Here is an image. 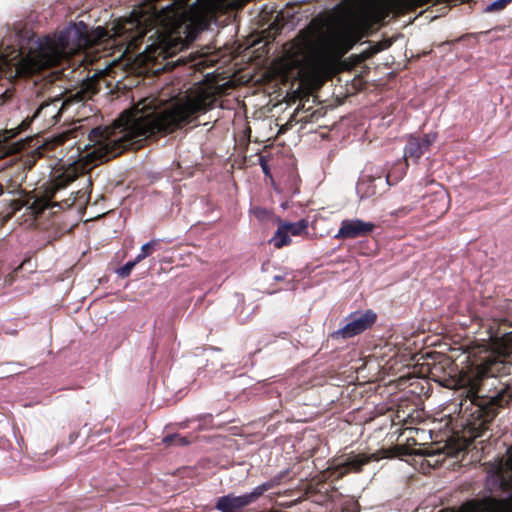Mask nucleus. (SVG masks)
<instances>
[{"mask_svg": "<svg viewBox=\"0 0 512 512\" xmlns=\"http://www.w3.org/2000/svg\"><path fill=\"white\" fill-rule=\"evenodd\" d=\"M345 325L332 333L334 339H347L354 337L368 328L376 321V313L372 310L355 311L345 318Z\"/></svg>", "mask_w": 512, "mask_h": 512, "instance_id": "0eeeda50", "label": "nucleus"}, {"mask_svg": "<svg viewBox=\"0 0 512 512\" xmlns=\"http://www.w3.org/2000/svg\"><path fill=\"white\" fill-rule=\"evenodd\" d=\"M175 442H174V445L176 446H185L187 445L189 442L186 438L180 436V435H177L175 434Z\"/></svg>", "mask_w": 512, "mask_h": 512, "instance_id": "5701e85b", "label": "nucleus"}, {"mask_svg": "<svg viewBox=\"0 0 512 512\" xmlns=\"http://www.w3.org/2000/svg\"><path fill=\"white\" fill-rule=\"evenodd\" d=\"M483 356L475 362L478 366L479 373L494 374L493 365H495L500 357H506L512 354V331L505 333L500 338H493L488 344V349L483 350Z\"/></svg>", "mask_w": 512, "mask_h": 512, "instance_id": "39448f33", "label": "nucleus"}, {"mask_svg": "<svg viewBox=\"0 0 512 512\" xmlns=\"http://www.w3.org/2000/svg\"><path fill=\"white\" fill-rule=\"evenodd\" d=\"M1 151H2V155H3L4 153H6V151H5V147H4V145H3V144H2ZM7 153H9V151H7Z\"/></svg>", "mask_w": 512, "mask_h": 512, "instance_id": "a878e982", "label": "nucleus"}, {"mask_svg": "<svg viewBox=\"0 0 512 512\" xmlns=\"http://www.w3.org/2000/svg\"><path fill=\"white\" fill-rule=\"evenodd\" d=\"M8 195L11 197L2 199V203L7 206V217L19 210L23 205H27L34 213L42 212L49 205V201L46 198H29L23 200L20 196H16L14 191H8Z\"/></svg>", "mask_w": 512, "mask_h": 512, "instance_id": "1a4fd4ad", "label": "nucleus"}, {"mask_svg": "<svg viewBox=\"0 0 512 512\" xmlns=\"http://www.w3.org/2000/svg\"><path fill=\"white\" fill-rule=\"evenodd\" d=\"M373 455H353L347 457L345 460L341 462H337L329 467V469L333 470L338 475H343L349 471H358L360 468L366 464Z\"/></svg>", "mask_w": 512, "mask_h": 512, "instance_id": "9b49d317", "label": "nucleus"}, {"mask_svg": "<svg viewBox=\"0 0 512 512\" xmlns=\"http://www.w3.org/2000/svg\"><path fill=\"white\" fill-rule=\"evenodd\" d=\"M137 263L138 262H135V259L133 261L127 262L123 267H121L117 271V274L122 278L128 277L130 275L131 270Z\"/></svg>", "mask_w": 512, "mask_h": 512, "instance_id": "a211bd4d", "label": "nucleus"}, {"mask_svg": "<svg viewBox=\"0 0 512 512\" xmlns=\"http://www.w3.org/2000/svg\"><path fill=\"white\" fill-rule=\"evenodd\" d=\"M336 47L333 33L309 27L284 46L283 56L275 61L274 69L282 76L295 72L298 78L319 87L337 71Z\"/></svg>", "mask_w": 512, "mask_h": 512, "instance_id": "7ed1b4c3", "label": "nucleus"}, {"mask_svg": "<svg viewBox=\"0 0 512 512\" xmlns=\"http://www.w3.org/2000/svg\"><path fill=\"white\" fill-rule=\"evenodd\" d=\"M110 64L106 61L94 69L93 74L87 78L81 88L74 94L64 97H54L49 102H43L33 114L32 120L43 128L54 126L59 119L71 110L90 99L97 92L96 81L108 71Z\"/></svg>", "mask_w": 512, "mask_h": 512, "instance_id": "20e7f679", "label": "nucleus"}, {"mask_svg": "<svg viewBox=\"0 0 512 512\" xmlns=\"http://www.w3.org/2000/svg\"><path fill=\"white\" fill-rule=\"evenodd\" d=\"M263 171L267 173V166L265 164L262 165Z\"/></svg>", "mask_w": 512, "mask_h": 512, "instance_id": "cd10ccee", "label": "nucleus"}, {"mask_svg": "<svg viewBox=\"0 0 512 512\" xmlns=\"http://www.w3.org/2000/svg\"><path fill=\"white\" fill-rule=\"evenodd\" d=\"M433 195V203L432 209L437 216L444 215L449 207H450V195L446 191V189L439 185L435 184L432 191Z\"/></svg>", "mask_w": 512, "mask_h": 512, "instance_id": "f8f14e48", "label": "nucleus"}, {"mask_svg": "<svg viewBox=\"0 0 512 512\" xmlns=\"http://www.w3.org/2000/svg\"><path fill=\"white\" fill-rule=\"evenodd\" d=\"M6 93H7V91H5V92H2V94H1V97H2V101H3V100H4V98L6 97Z\"/></svg>", "mask_w": 512, "mask_h": 512, "instance_id": "bb28decb", "label": "nucleus"}, {"mask_svg": "<svg viewBox=\"0 0 512 512\" xmlns=\"http://www.w3.org/2000/svg\"><path fill=\"white\" fill-rule=\"evenodd\" d=\"M373 230L374 224L371 222H365L358 218L343 220L335 238H355L369 234Z\"/></svg>", "mask_w": 512, "mask_h": 512, "instance_id": "9d476101", "label": "nucleus"}, {"mask_svg": "<svg viewBox=\"0 0 512 512\" xmlns=\"http://www.w3.org/2000/svg\"><path fill=\"white\" fill-rule=\"evenodd\" d=\"M437 139V133L432 132L428 133L424 136L422 140H420V143L422 147L426 149V151L429 149V147L436 141Z\"/></svg>", "mask_w": 512, "mask_h": 512, "instance_id": "6ab92c4d", "label": "nucleus"}, {"mask_svg": "<svg viewBox=\"0 0 512 512\" xmlns=\"http://www.w3.org/2000/svg\"><path fill=\"white\" fill-rule=\"evenodd\" d=\"M277 484V481L269 480L256 487L249 493L243 495L228 494L217 500L216 508L221 512H236L245 506L255 502L264 492Z\"/></svg>", "mask_w": 512, "mask_h": 512, "instance_id": "423d86ee", "label": "nucleus"}, {"mask_svg": "<svg viewBox=\"0 0 512 512\" xmlns=\"http://www.w3.org/2000/svg\"><path fill=\"white\" fill-rule=\"evenodd\" d=\"M286 224L287 230L289 231L290 236H298L305 232L308 227V222L304 219H301L297 222H284Z\"/></svg>", "mask_w": 512, "mask_h": 512, "instance_id": "dca6fc26", "label": "nucleus"}, {"mask_svg": "<svg viewBox=\"0 0 512 512\" xmlns=\"http://www.w3.org/2000/svg\"><path fill=\"white\" fill-rule=\"evenodd\" d=\"M425 152L426 149L422 147L418 138L414 136L408 138V142L404 148V157L406 160L408 157H411L417 162Z\"/></svg>", "mask_w": 512, "mask_h": 512, "instance_id": "4468645a", "label": "nucleus"}, {"mask_svg": "<svg viewBox=\"0 0 512 512\" xmlns=\"http://www.w3.org/2000/svg\"><path fill=\"white\" fill-rule=\"evenodd\" d=\"M18 130H19V127L17 128V131H18ZM16 133H17V132H14V131H13V129H11V130H5V131H3V130H2V141H3V140H6V139H8V138L13 137Z\"/></svg>", "mask_w": 512, "mask_h": 512, "instance_id": "b1692460", "label": "nucleus"}, {"mask_svg": "<svg viewBox=\"0 0 512 512\" xmlns=\"http://www.w3.org/2000/svg\"><path fill=\"white\" fill-rule=\"evenodd\" d=\"M270 243L276 248H281L291 243V236L284 222L279 221L278 228L274 236L270 239Z\"/></svg>", "mask_w": 512, "mask_h": 512, "instance_id": "2eb2a0df", "label": "nucleus"}, {"mask_svg": "<svg viewBox=\"0 0 512 512\" xmlns=\"http://www.w3.org/2000/svg\"><path fill=\"white\" fill-rule=\"evenodd\" d=\"M237 0H174L157 10L145 6L131 18L113 25L110 30L98 26L89 35L83 23L71 25L58 35L32 41L26 54L18 50L2 51V76L14 79L51 68L93 42L123 37L127 49L145 43L143 62L167 58L187 47L198 32L207 28L216 10L233 7Z\"/></svg>", "mask_w": 512, "mask_h": 512, "instance_id": "f257e3e1", "label": "nucleus"}, {"mask_svg": "<svg viewBox=\"0 0 512 512\" xmlns=\"http://www.w3.org/2000/svg\"><path fill=\"white\" fill-rule=\"evenodd\" d=\"M487 480L491 486L498 485L500 488L512 483V447L505 460H497L490 466Z\"/></svg>", "mask_w": 512, "mask_h": 512, "instance_id": "6e6552de", "label": "nucleus"}, {"mask_svg": "<svg viewBox=\"0 0 512 512\" xmlns=\"http://www.w3.org/2000/svg\"><path fill=\"white\" fill-rule=\"evenodd\" d=\"M511 0H495L487 6L486 11H495L503 9Z\"/></svg>", "mask_w": 512, "mask_h": 512, "instance_id": "412c9836", "label": "nucleus"}, {"mask_svg": "<svg viewBox=\"0 0 512 512\" xmlns=\"http://www.w3.org/2000/svg\"><path fill=\"white\" fill-rule=\"evenodd\" d=\"M485 436V427L483 422H481L478 426H473L470 429V437L475 439L479 437Z\"/></svg>", "mask_w": 512, "mask_h": 512, "instance_id": "aec40b11", "label": "nucleus"}, {"mask_svg": "<svg viewBox=\"0 0 512 512\" xmlns=\"http://www.w3.org/2000/svg\"><path fill=\"white\" fill-rule=\"evenodd\" d=\"M218 90L213 83L204 81L195 83L169 100L166 95L142 99L130 111L123 113L113 126L92 129L83 150L80 146L71 148L61 159L63 165H67L63 180L71 182L78 174L90 170L97 161L115 157L156 132L172 131L192 121L212 107Z\"/></svg>", "mask_w": 512, "mask_h": 512, "instance_id": "f03ea898", "label": "nucleus"}, {"mask_svg": "<svg viewBox=\"0 0 512 512\" xmlns=\"http://www.w3.org/2000/svg\"><path fill=\"white\" fill-rule=\"evenodd\" d=\"M157 244V240H151L145 244L142 245L140 252L135 258V262H140L146 257L149 256L151 249H153Z\"/></svg>", "mask_w": 512, "mask_h": 512, "instance_id": "f3484780", "label": "nucleus"}, {"mask_svg": "<svg viewBox=\"0 0 512 512\" xmlns=\"http://www.w3.org/2000/svg\"><path fill=\"white\" fill-rule=\"evenodd\" d=\"M175 434L174 435H168L163 438V443L167 446L174 445L175 442Z\"/></svg>", "mask_w": 512, "mask_h": 512, "instance_id": "393cba45", "label": "nucleus"}, {"mask_svg": "<svg viewBox=\"0 0 512 512\" xmlns=\"http://www.w3.org/2000/svg\"><path fill=\"white\" fill-rule=\"evenodd\" d=\"M363 185H364V182H361V183L358 185V187H357V192H358V194L360 195V198H361V199H362V198H365V197H369V196H371V195H373V194H374V192H373V191H372V192H367V191L362 192V187H363Z\"/></svg>", "mask_w": 512, "mask_h": 512, "instance_id": "4be33fe9", "label": "nucleus"}, {"mask_svg": "<svg viewBox=\"0 0 512 512\" xmlns=\"http://www.w3.org/2000/svg\"><path fill=\"white\" fill-rule=\"evenodd\" d=\"M471 512H512V494L506 500L488 499Z\"/></svg>", "mask_w": 512, "mask_h": 512, "instance_id": "ddd939ff", "label": "nucleus"}]
</instances>
